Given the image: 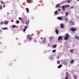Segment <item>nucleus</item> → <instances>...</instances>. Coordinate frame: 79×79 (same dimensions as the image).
<instances>
[{
	"label": "nucleus",
	"mask_w": 79,
	"mask_h": 79,
	"mask_svg": "<svg viewBox=\"0 0 79 79\" xmlns=\"http://www.w3.org/2000/svg\"><path fill=\"white\" fill-rule=\"evenodd\" d=\"M60 6V4H57L56 6V8H58V7H59Z\"/></svg>",
	"instance_id": "21"
},
{
	"label": "nucleus",
	"mask_w": 79,
	"mask_h": 79,
	"mask_svg": "<svg viewBox=\"0 0 79 79\" xmlns=\"http://www.w3.org/2000/svg\"><path fill=\"white\" fill-rule=\"evenodd\" d=\"M65 6H62V8L63 9V10L64 11V9L65 8Z\"/></svg>",
	"instance_id": "20"
},
{
	"label": "nucleus",
	"mask_w": 79,
	"mask_h": 79,
	"mask_svg": "<svg viewBox=\"0 0 79 79\" xmlns=\"http://www.w3.org/2000/svg\"><path fill=\"white\" fill-rule=\"evenodd\" d=\"M57 19H59V20H62V17H58L57 18Z\"/></svg>",
	"instance_id": "14"
},
{
	"label": "nucleus",
	"mask_w": 79,
	"mask_h": 79,
	"mask_svg": "<svg viewBox=\"0 0 79 79\" xmlns=\"http://www.w3.org/2000/svg\"><path fill=\"white\" fill-rule=\"evenodd\" d=\"M69 38V35L68 33L65 34V36L64 37V39L65 40H67Z\"/></svg>",
	"instance_id": "2"
},
{
	"label": "nucleus",
	"mask_w": 79,
	"mask_h": 79,
	"mask_svg": "<svg viewBox=\"0 0 79 79\" xmlns=\"http://www.w3.org/2000/svg\"><path fill=\"white\" fill-rule=\"evenodd\" d=\"M29 19H28L27 20V22H26V25H28V24H29Z\"/></svg>",
	"instance_id": "10"
},
{
	"label": "nucleus",
	"mask_w": 79,
	"mask_h": 79,
	"mask_svg": "<svg viewBox=\"0 0 79 79\" xmlns=\"http://www.w3.org/2000/svg\"><path fill=\"white\" fill-rule=\"evenodd\" d=\"M35 9H37V8H35Z\"/></svg>",
	"instance_id": "47"
},
{
	"label": "nucleus",
	"mask_w": 79,
	"mask_h": 79,
	"mask_svg": "<svg viewBox=\"0 0 79 79\" xmlns=\"http://www.w3.org/2000/svg\"><path fill=\"white\" fill-rule=\"evenodd\" d=\"M40 34V31H39V32L37 33V34L39 35V34Z\"/></svg>",
	"instance_id": "31"
},
{
	"label": "nucleus",
	"mask_w": 79,
	"mask_h": 79,
	"mask_svg": "<svg viewBox=\"0 0 79 79\" xmlns=\"http://www.w3.org/2000/svg\"><path fill=\"white\" fill-rule=\"evenodd\" d=\"M74 76L75 77V79H76V76H75V74H74Z\"/></svg>",
	"instance_id": "38"
},
{
	"label": "nucleus",
	"mask_w": 79,
	"mask_h": 79,
	"mask_svg": "<svg viewBox=\"0 0 79 79\" xmlns=\"http://www.w3.org/2000/svg\"><path fill=\"white\" fill-rule=\"evenodd\" d=\"M1 3H2V4H5V2H3L2 1H1Z\"/></svg>",
	"instance_id": "32"
},
{
	"label": "nucleus",
	"mask_w": 79,
	"mask_h": 79,
	"mask_svg": "<svg viewBox=\"0 0 79 79\" xmlns=\"http://www.w3.org/2000/svg\"><path fill=\"white\" fill-rule=\"evenodd\" d=\"M68 13L67 12H66V16H68Z\"/></svg>",
	"instance_id": "37"
},
{
	"label": "nucleus",
	"mask_w": 79,
	"mask_h": 79,
	"mask_svg": "<svg viewBox=\"0 0 79 79\" xmlns=\"http://www.w3.org/2000/svg\"><path fill=\"white\" fill-rule=\"evenodd\" d=\"M31 1H32V0H27V1L28 3H31Z\"/></svg>",
	"instance_id": "16"
},
{
	"label": "nucleus",
	"mask_w": 79,
	"mask_h": 79,
	"mask_svg": "<svg viewBox=\"0 0 79 79\" xmlns=\"http://www.w3.org/2000/svg\"><path fill=\"white\" fill-rule=\"evenodd\" d=\"M48 45H49V46H50V44H48Z\"/></svg>",
	"instance_id": "45"
},
{
	"label": "nucleus",
	"mask_w": 79,
	"mask_h": 79,
	"mask_svg": "<svg viewBox=\"0 0 79 79\" xmlns=\"http://www.w3.org/2000/svg\"><path fill=\"white\" fill-rule=\"evenodd\" d=\"M27 38L28 39V40H31V39H32V36H31V35H29L27 36Z\"/></svg>",
	"instance_id": "5"
},
{
	"label": "nucleus",
	"mask_w": 79,
	"mask_h": 79,
	"mask_svg": "<svg viewBox=\"0 0 79 79\" xmlns=\"http://www.w3.org/2000/svg\"><path fill=\"white\" fill-rule=\"evenodd\" d=\"M26 11H27V13H29V8H26Z\"/></svg>",
	"instance_id": "12"
},
{
	"label": "nucleus",
	"mask_w": 79,
	"mask_h": 79,
	"mask_svg": "<svg viewBox=\"0 0 79 79\" xmlns=\"http://www.w3.org/2000/svg\"><path fill=\"white\" fill-rule=\"evenodd\" d=\"M21 21H23V20H21Z\"/></svg>",
	"instance_id": "48"
},
{
	"label": "nucleus",
	"mask_w": 79,
	"mask_h": 79,
	"mask_svg": "<svg viewBox=\"0 0 79 79\" xmlns=\"http://www.w3.org/2000/svg\"><path fill=\"white\" fill-rule=\"evenodd\" d=\"M56 52V50L55 49H54V50H53L52 51V52H53V53Z\"/></svg>",
	"instance_id": "30"
},
{
	"label": "nucleus",
	"mask_w": 79,
	"mask_h": 79,
	"mask_svg": "<svg viewBox=\"0 0 79 79\" xmlns=\"http://www.w3.org/2000/svg\"><path fill=\"white\" fill-rule=\"evenodd\" d=\"M65 6V8H66L67 7H68L69 8L70 7V6L68 4L66 5H64Z\"/></svg>",
	"instance_id": "11"
},
{
	"label": "nucleus",
	"mask_w": 79,
	"mask_h": 79,
	"mask_svg": "<svg viewBox=\"0 0 79 79\" xmlns=\"http://www.w3.org/2000/svg\"><path fill=\"white\" fill-rule=\"evenodd\" d=\"M65 21H68V19H67V18H65Z\"/></svg>",
	"instance_id": "35"
},
{
	"label": "nucleus",
	"mask_w": 79,
	"mask_h": 79,
	"mask_svg": "<svg viewBox=\"0 0 79 79\" xmlns=\"http://www.w3.org/2000/svg\"><path fill=\"white\" fill-rule=\"evenodd\" d=\"M77 2H78V1H79V0H77Z\"/></svg>",
	"instance_id": "44"
},
{
	"label": "nucleus",
	"mask_w": 79,
	"mask_h": 79,
	"mask_svg": "<svg viewBox=\"0 0 79 79\" xmlns=\"http://www.w3.org/2000/svg\"><path fill=\"white\" fill-rule=\"evenodd\" d=\"M60 10H61V9H58V11H60Z\"/></svg>",
	"instance_id": "40"
},
{
	"label": "nucleus",
	"mask_w": 79,
	"mask_h": 79,
	"mask_svg": "<svg viewBox=\"0 0 79 79\" xmlns=\"http://www.w3.org/2000/svg\"><path fill=\"white\" fill-rule=\"evenodd\" d=\"M0 32H2V30H0Z\"/></svg>",
	"instance_id": "43"
},
{
	"label": "nucleus",
	"mask_w": 79,
	"mask_h": 79,
	"mask_svg": "<svg viewBox=\"0 0 79 79\" xmlns=\"http://www.w3.org/2000/svg\"><path fill=\"white\" fill-rule=\"evenodd\" d=\"M8 29V28H7V27H6L3 28V30H5L6 29Z\"/></svg>",
	"instance_id": "26"
},
{
	"label": "nucleus",
	"mask_w": 79,
	"mask_h": 79,
	"mask_svg": "<svg viewBox=\"0 0 79 79\" xmlns=\"http://www.w3.org/2000/svg\"><path fill=\"white\" fill-rule=\"evenodd\" d=\"M73 7H74L73 6L71 7V8H73Z\"/></svg>",
	"instance_id": "41"
},
{
	"label": "nucleus",
	"mask_w": 79,
	"mask_h": 79,
	"mask_svg": "<svg viewBox=\"0 0 79 79\" xmlns=\"http://www.w3.org/2000/svg\"><path fill=\"white\" fill-rule=\"evenodd\" d=\"M57 45L56 44H55L54 45V46H53V48H56V47H57Z\"/></svg>",
	"instance_id": "22"
},
{
	"label": "nucleus",
	"mask_w": 79,
	"mask_h": 79,
	"mask_svg": "<svg viewBox=\"0 0 79 79\" xmlns=\"http://www.w3.org/2000/svg\"><path fill=\"white\" fill-rule=\"evenodd\" d=\"M75 37L77 40H79V36H75Z\"/></svg>",
	"instance_id": "15"
},
{
	"label": "nucleus",
	"mask_w": 79,
	"mask_h": 79,
	"mask_svg": "<svg viewBox=\"0 0 79 79\" xmlns=\"http://www.w3.org/2000/svg\"><path fill=\"white\" fill-rule=\"evenodd\" d=\"M1 39V37H0V39Z\"/></svg>",
	"instance_id": "46"
},
{
	"label": "nucleus",
	"mask_w": 79,
	"mask_h": 79,
	"mask_svg": "<svg viewBox=\"0 0 79 79\" xmlns=\"http://www.w3.org/2000/svg\"><path fill=\"white\" fill-rule=\"evenodd\" d=\"M55 31L56 34H58V29H56V30Z\"/></svg>",
	"instance_id": "19"
},
{
	"label": "nucleus",
	"mask_w": 79,
	"mask_h": 79,
	"mask_svg": "<svg viewBox=\"0 0 79 79\" xmlns=\"http://www.w3.org/2000/svg\"><path fill=\"white\" fill-rule=\"evenodd\" d=\"M55 14H56V15H58V11L57 10L55 12Z\"/></svg>",
	"instance_id": "23"
},
{
	"label": "nucleus",
	"mask_w": 79,
	"mask_h": 79,
	"mask_svg": "<svg viewBox=\"0 0 79 79\" xmlns=\"http://www.w3.org/2000/svg\"><path fill=\"white\" fill-rule=\"evenodd\" d=\"M63 63L64 64V65H66L67 64V63L66 61H64Z\"/></svg>",
	"instance_id": "17"
},
{
	"label": "nucleus",
	"mask_w": 79,
	"mask_h": 79,
	"mask_svg": "<svg viewBox=\"0 0 79 79\" xmlns=\"http://www.w3.org/2000/svg\"><path fill=\"white\" fill-rule=\"evenodd\" d=\"M71 30L73 32H75V31H76V30H77V29H76L75 28H72L71 29Z\"/></svg>",
	"instance_id": "4"
},
{
	"label": "nucleus",
	"mask_w": 79,
	"mask_h": 79,
	"mask_svg": "<svg viewBox=\"0 0 79 79\" xmlns=\"http://www.w3.org/2000/svg\"><path fill=\"white\" fill-rule=\"evenodd\" d=\"M19 20H21V19H22V18L19 17Z\"/></svg>",
	"instance_id": "36"
},
{
	"label": "nucleus",
	"mask_w": 79,
	"mask_h": 79,
	"mask_svg": "<svg viewBox=\"0 0 79 79\" xmlns=\"http://www.w3.org/2000/svg\"><path fill=\"white\" fill-rule=\"evenodd\" d=\"M24 28L25 29H26L27 28V26H26L24 27Z\"/></svg>",
	"instance_id": "34"
},
{
	"label": "nucleus",
	"mask_w": 79,
	"mask_h": 79,
	"mask_svg": "<svg viewBox=\"0 0 79 79\" xmlns=\"http://www.w3.org/2000/svg\"><path fill=\"white\" fill-rule=\"evenodd\" d=\"M19 45H21V44H19Z\"/></svg>",
	"instance_id": "49"
},
{
	"label": "nucleus",
	"mask_w": 79,
	"mask_h": 79,
	"mask_svg": "<svg viewBox=\"0 0 79 79\" xmlns=\"http://www.w3.org/2000/svg\"><path fill=\"white\" fill-rule=\"evenodd\" d=\"M4 24H8V21H5L4 22Z\"/></svg>",
	"instance_id": "8"
},
{
	"label": "nucleus",
	"mask_w": 79,
	"mask_h": 79,
	"mask_svg": "<svg viewBox=\"0 0 79 79\" xmlns=\"http://www.w3.org/2000/svg\"><path fill=\"white\" fill-rule=\"evenodd\" d=\"M16 22L17 24H19V20H17L16 21Z\"/></svg>",
	"instance_id": "33"
},
{
	"label": "nucleus",
	"mask_w": 79,
	"mask_h": 79,
	"mask_svg": "<svg viewBox=\"0 0 79 79\" xmlns=\"http://www.w3.org/2000/svg\"><path fill=\"white\" fill-rule=\"evenodd\" d=\"M4 23H3V22H0V24H1V25H3V24H4Z\"/></svg>",
	"instance_id": "25"
},
{
	"label": "nucleus",
	"mask_w": 79,
	"mask_h": 79,
	"mask_svg": "<svg viewBox=\"0 0 79 79\" xmlns=\"http://www.w3.org/2000/svg\"><path fill=\"white\" fill-rule=\"evenodd\" d=\"M45 41H46V40L45 39H44V40H43V44H45V43H44V42H45Z\"/></svg>",
	"instance_id": "27"
},
{
	"label": "nucleus",
	"mask_w": 79,
	"mask_h": 79,
	"mask_svg": "<svg viewBox=\"0 0 79 79\" xmlns=\"http://www.w3.org/2000/svg\"><path fill=\"white\" fill-rule=\"evenodd\" d=\"M70 63L71 64H73L74 63V60L72 59L71 60L70 62Z\"/></svg>",
	"instance_id": "9"
},
{
	"label": "nucleus",
	"mask_w": 79,
	"mask_h": 79,
	"mask_svg": "<svg viewBox=\"0 0 79 79\" xmlns=\"http://www.w3.org/2000/svg\"><path fill=\"white\" fill-rule=\"evenodd\" d=\"M69 23H70V25H71L72 26H74V21H70L69 22Z\"/></svg>",
	"instance_id": "3"
},
{
	"label": "nucleus",
	"mask_w": 79,
	"mask_h": 79,
	"mask_svg": "<svg viewBox=\"0 0 79 79\" xmlns=\"http://www.w3.org/2000/svg\"><path fill=\"white\" fill-rule=\"evenodd\" d=\"M2 5H0V10H2V8H3V7L1 6H2Z\"/></svg>",
	"instance_id": "28"
},
{
	"label": "nucleus",
	"mask_w": 79,
	"mask_h": 79,
	"mask_svg": "<svg viewBox=\"0 0 79 79\" xmlns=\"http://www.w3.org/2000/svg\"><path fill=\"white\" fill-rule=\"evenodd\" d=\"M57 63H58V64H60V60L57 61Z\"/></svg>",
	"instance_id": "29"
},
{
	"label": "nucleus",
	"mask_w": 79,
	"mask_h": 79,
	"mask_svg": "<svg viewBox=\"0 0 79 79\" xmlns=\"http://www.w3.org/2000/svg\"><path fill=\"white\" fill-rule=\"evenodd\" d=\"M69 52H71V53H73V52H74V50H73V49H71L70 50Z\"/></svg>",
	"instance_id": "13"
},
{
	"label": "nucleus",
	"mask_w": 79,
	"mask_h": 79,
	"mask_svg": "<svg viewBox=\"0 0 79 79\" xmlns=\"http://www.w3.org/2000/svg\"><path fill=\"white\" fill-rule=\"evenodd\" d=\"M62 67V64H60V65H59L58 67V68H61Z\"/></svg>",
	"instance_id": "18"
},
{
	"label": "nucleus",
	"mask_w": 79,
	"mask_h": 79,
	"mask_svg": "<svg viewBox=\"0 0 79 79\" xmlns=\"http://www.w3.org/2000/svg\"><path fill=\"white\" fill-rule=\"evenodd\" d=\"M12 27L13 28H15L16 27V26H15V25H13L12 26Z\"/></svg>",
	"instance_id": "24"
},
{
	"label": "nucleus",
	"mask_w": 79,
	"mask_h": 79,
	"mask_svg": "<svg viewBox=\"0 0 79 79\" xmlns=\"http://www.w3.org/2000/svg\"><path fill=\"white\" fill-rule=\"evenodd\" d=\"M69 2H70V1H68V3H69Z\"/></svg>",
	"instance_id": "42"
},
{
	"label": "nucleus",
	"mask_w": 79,
	"mask_h": 79,
	"mask_svg": "<svg viewBox=\"0 0 79 79\" xmlns=\"http://www.w3.org/2000/svg\"><path fill=\"white\" fill-rule=\"evenodd\" d=\"M62 39V36H60L58 37V40H61Z\"/></svg>",
	"instance_id": "6"
},
{
	"label": "nucleus",
	"mask_w": 79,
	"mask_h": 79,
	"mask_svg": "<svg viewBox=\"0 0 79 79\" xmlns=\"http://www.w3.org/2000/svg\"><path fill=\"white\" fill-rule=\"evenodd\" d=\"M26 29L24 28L23 30V31H26Z\"/></svg>",
	"instance_id": "39"
},
{
	"label": "nucleus",
	"mask_w": 79,
	"mask_h": 79,
	"mask_svg": "<svg viewBox=\"0 0 79 79\" xmlns=\"http://www.w3.org/2000/svg\"><path fill=\"white\" fill-rule=\"evenodd\" d=\"M60 27L62 29H63L64 28V24L61 23L60 24Z\"/></svg>",
	"instance_id": "7"
},
{
	"label": "nucleus",
	"mask_w": 79,
	"mask_h": 79,
	"mask_svg": "<svg viewBox=\"0 0 79 79\" xmlns=\"http://www.w3.org/2000/svg\"><path fill=\"white\" fill-rule=\"evenodd\" d=\"M66 77H65V79H69V78L71 77V75L69 74V73L68 72H66Z\"/></svg>",
	"instance_id": "1"
}]
</instances>
